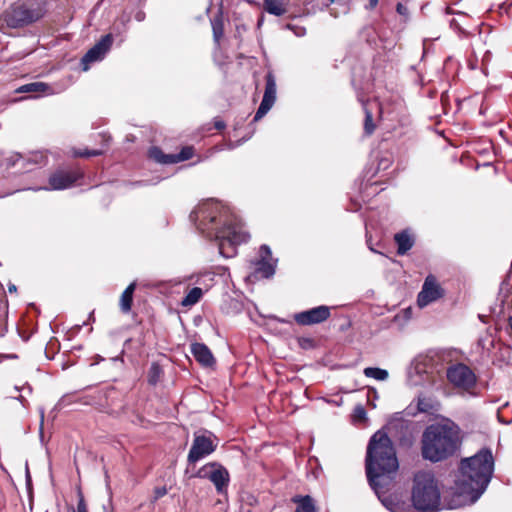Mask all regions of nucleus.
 Returning a JSON list of instances; mask_svg holds the SVG:
<instances>
[{
    "label": "nucleus",
    "mask_w": 512,
    "mask_h": 512,
    "mask_svg": "<svg viewBox=\"0 0 512 512\" xmlns=\"http://www.w3.org/2000/svg\"><path fill=\"white\" fill-rule=\"evenodd\" d=\"M330 314V308L321 305L295 314L294 319L297 324L307 326L326 321L330 317Z\"/></svg>",
    "instance_id": "nucleus-16"
},
{
    "label": "nucleus",
    "mask_w": 512,
    "mask_h": 512,
    "mask_svg": "<svg viewBox=\"0 0 512 512\" xmlns=\"http://www.w3.org/2000/svg\"><path fill=\"white\" fill-rule=\"evenodd\" d=\"M259 255H260V259H267L270 261L272 252H271V249L269 248V246L262 245L259 249Z\"/></svg>",
    "instance_id": "nucleus-36"
},
{
    "label": "nucleus",
    "mask_w": 512,
    "mask_h": 512,
    "mask_svg": "<svg viewBox=\"0 0 512 512\" xmlns=\"http://www.w3.org/2000/svg\"><path fill=\"white\" fill-rule=\"evenodd\" d=\"M458 448L457 431L448 425L435 424L426 428L422 436V455L438 462L451 456Z\"/></svg>",
    "instance_id": "nucleus-4"
},
{
    "label": "nucleus",
    "mask_w": 512,
    "mask_h": 512,
    "mask_svg": "<svg viewBox=\"0 0 512 512\" xmlns=\"http://www.w3.org/2000/svg\"><path fill=\"white\" fill-rule=\"evenodd\" d=\"M190 218L196 222L202 234L217 241L219 252L225 258L234 257L237 247L249 239V235L217 202L201 204L190 214Z\"/></svg>",
    "instance_id": "nucleus-1"
},
{
    "label": "nucleus",
    "mask_w": 512,
    "mask_h": 512,
    "mask_svg": "<svg viewBox=\"0 0 512 512\" xmlns=\"http://www.w3.org/2000/svg\"><path fill=\"white\" fill-rule=\"evenodd\" d=\"M237 145H238V143H237V144H230L229 146H230L231 148H234V147H235V146H237Z\"/></svg>",
    "instance_id": "nucleus-42"
},
{
    "label": "nucleus",
    "mask_w": 512,
    "mask_h": 512,
    "mask_svg": "<svg viewBox=\"0 0 512 512\" xmlns=\"http://www.w3.org/2000/svg\"><path fill=\"white\" fill-rule=\"evenodd\" d=\"M443 296V289L433 275L426 277L422 290L418 294V306L423 308L432 302H435Z\"/></svg>",
    "instance_id": "nucleus-12"
},
{
    "label": "nucleus",
    "mask_w": 512,
    "mask_h": 512,
    "mask_svg": "<svg viewBox=\"0 0 512 512\" xmlns=\"http://www.w3.org/2000/svg\"><path fill=\"white\" fill-rule=\"evenodd\" d=\"M405 10L406 8L402 5V4H398L397 5V12L400 13V14H404L405 13Z\"/></svg>",
    "instance_id": "nucleus-38"
},
{
    "label": "nucleus",
    "mask_w": 512,
    "mask_h": 512,
    "mask_svg": "<svg viewBox=\"0 0 512 512\" xmlns=\"http://www.w3.org/2000/svg\"><path fill=\"white\" fill-rule=\"evenodd\" d=\"M109 392H114V389H110L109 391L105 392L104 395L107 396Z\"/></svg>",
    "instance_id": "nucleus-41"
},
{
    "label": "nucleus",
    "mask_w": 512,
    "mask_h": 512,
    "mask_svg": "<svg viewBox=\"0 0 512 512\" xmlns=\"http://www.w3.org/2000/svg\"><path fill=\"white\" fill-rule=\"evenodd\" d=\"M447 379L455 387L470 391L476 383L473 371L464 364H455L447 369Z\"/></svg>",
    "instance_id": "nucleus-10"
},
{
    "label": "nucleus",
    "mask_w": 512,
    "mask_h": 512,
    "mask_svg": "<svg viewBox=\"0 0 512 512\" xmlns=\"http://www.w3.org/2000/svg\"><path fill=\"white\" fill-rule=\"evenodd\" d=\"M112 43L113 38L111 34L102 36L101 39L92 48H90L82 57V69L84 71H87L91 63L101 60L105 53L110 49Z\"/></svg>",
    "instance_id": "nucleus-13"
},
{
    "label": "nucleus",
    "mask_w": 512,
    "mask_h": 512,
    "mask_svg": "<svg viewBox=\"0 0 512 512\" xmlns=\"http://www.w3.org/2000/svg\"><path fill=\"white\" fill-rule=\"evenodd\" d=\"M8 301L3 293H0V337L7 332Z\"/></svg>",
    "instance_id": "nucleus-24"
},
{
    "label": "nucleus",
    "mask_w": 512,
    "mask_h": 512,
    "mask_svg": "<svg viewBox=\"0 0 512 512\" xmlns=\"http://www.w3.org/2000/svg\"><path fill=\"white\" fill-rule=\"evenodd\" d=\"M136 289V283H130L120 296L119 307L123 314H128L133 305V294Z\"/></svg>",
    "instance_id": "nucleus-20"
},
{
    "label": "nucleus",
    "mask_w": 512,
    "mask_h": 512,
    "mask_svg": "<svg viewBox=\"0 0 512 512\" xmlns=\"http://www.w3.org/2000/svg\"><path fill=\"white\" fill-rule=\"evenodd\" d=\"M418 409L421 412H429L434 409V404L430 399L419 398L418 400Z\"/></svg>",
    "instance_id": "nucleus-32"
},
{
    "label": "nucleus",
    "mask_w": 512,
    "mask_h": 512,
    "mask_svg": "<svg viewBox=\"0 0 512 512\" xmlns=\"http://www.w3.org/2000/svg\"><path fill=\"white\" fill-rule=\"evenodd\" d=\"M193 155V146H183L179 153H164L158 146L148 150V158L159 164H176L191 159Z\"/></svg>",
    "instance_id": "nucleus-11"
},
{
    "label": "nucleus",
    "mask_w": 512,
    "mask_h": 512,
    "mask_svg": "<svg viewBox=\"0 0 512 512\" xmlns=\"http://www.w3.org/2000/svg\"><path fill=\"white\" fill-rule=\"evenodd\" d=\"M153 493H154V495H153L152 502L154 503L167 494V488H166V486L156 487L154 489Z\"/></svg>",
    "instance_id": "nucleus-35"
},
{
    "label": "nucleus",
    "mask_w": 512,
    "mask_h": 512,
    "mask_svg": "<svg viewBox=\"0 0 512 512\" xmlns=\"http://www.w3.org/2000/svg\"><path fill=\"white\" fill-rule=\"evenodd\" d=\"M163 376V369L159 363L153 362L147 373V381L149 385L156 386Z\"/></svg>",
    "instance_id": "nucleus-29"
},
{
    "label": "nucleus",
    "mask_w": 512,
    "mask_h": 512,
    "mask_svg": "<svg viewBox=\"0 0 512 512\" xmlns=\"http://www.w3.org/2000/svg\"><path fill=\"white\" fill-rule=\"evenodd\" d=\"M378 3V0H369V7L374 8Z\"/></svg>",
    "instance_id": "nucleus-39"
},
{
    "label": "nucleus",
    "mask_w": 512,
    "mask_h": 512,
    "mask_svg": "<svg viewBox=\"0 0 512 512\" xmlns=\"http://www.w3.org/2000/svg\"><path fill=\"white\" fill-rule=\"evenodd\" d=\"M51 87L44 82H32L20 86L16 91L18 93H45L50 91Z\"/></svg>",
    "instance_id": "nucleus-23"
},
{
    "label": "nucleus",
    "mask_w": 512,
    "mask_h": 512,
    "mask_svg": "<svg viewBox=\"0 0 512 512\" xmlns=\"http://www.w3.org/2000/svg\"><path fill=\"white\" fill-rule=\"evenodd\" d=\"M394 238L400 255L405 254L413 246V239L407 232L397 233Z\"/></svg>",
    "instance_id": "nucleus-22"
},
{
    "label": "nucleus",
    "mask_w": 512,
    "mask_h": 512,
    "mask_svg": "<svg viewBox=\"0 0 512 512\" xmlns=\"http://www.w3.org/2000/svg\"><path fill=\"white\" fill-rule=\"evenodd\" d=\"M13 290H14V291L16 290V287H15V286H11V287H9V291H13Z\"/></svg>",
    "instance_id": "nucleus-40"
},
{
    "label": "nucleus",
    "mask_w": 512,
    "mask_h": 512,
    "mask_svg": "<svg viewBox=\"0 0 512 512\" xmlns=\"http://www.w3.org/2000/svg\"><path fill=\"white\" fill-rule=\"evenodd\" d=\"M399 467L395 448L383 431L376 432L371 438L366 459L367 477L377 494L388 486Z\"/></svg>",
    "instance_id": "nucleus-3"
},
{
    "label": "nucleus",
    "mask_w": 512,
    "mask_h": 512,
    "mask_svg": "<svg viewBox=\"0 0 512 512\" xmlns=\"http://www.w3.org/2000/svg\"><path fill=\"white\" fill-rule=\"evenodd\" d=\"M395 512H400V511H395Z\"/></svg>",
    "instance_id": "nucleus-44"
},
{
    "label": "nucleus",
    "mask_w": 512,
    "mask_h": 512,
    "mask_svg": "<svg viewBox=\"0 0 512 512\" xmlns=\"http://www.w3.org/2000/svg\"><path fill=\"white\" fill-rule=\"evenodd\" d=\"M191 353L194 356L195 360L203 367H212L216 363V360L211 350L204 343H192Z\"/></svg>",
    "instance_id": "nucleus-18"
},
{
    "label": "nucleus",
    "mask_w": 512,
    "mask_h": 512,
    "mask_svg": "<svg viewBox=\"0 0 512 512\" xmlns=\"http://www.w3.org/2000/svg\"><path fill=\"white\" fill-rule=\"evenodd\" d=\"M211 26L213 32V40L216 46L219 47L220 42L224 36V17L222 11H218V13L211 19Z\"/></svg>",
    "instance_id": "nucleus-21"
},
{
    "label": "nucleus",
    "mask_w": 512,
    "mask_h": 512,
    "mask_svg": "<svg viewBox=\"0 0 512 512\" xmlns=\"http://www.w3.org/2000/svg\"><path fill=\"white\" fill-rule=\"evenodd\" d=\"M199 478L209 479L216 487L217 492L226 490L230 476L228 470L219 463L211 462L198 470L195 475Z\"/></svg>",
    "instance_id": "nucleus-9"
},
{
    "label": "nucleus",
    "mask_w": 512,
    "mask_h": 512,
    "mask_svg": "<svg viewBox=\"0 0 512 512\" xmlns=\"http://www.w3.org/2000/svg\"><path fill=\"white\" fill-rule=\"evenodd\" d=\"M225 122L222 119L216 118L214 121V127L213 128H225Z\"/></svg>",
    "instance_id": "nucleus-37"
},
{
    "label": "nucleus",
    "mask_w": 512,
    "mask_h": 512,
    "mask_svg": "<svg viewBox=\"0 0 512 512\" xmlns=\"http://www.w3.org/2000/svg\"><path fill=\"white\" fill-rule=\"evenodd\" d=\"M47 164V156L42 152L34 151L27 155L15 153L5 159L7 168H16V172L23 174L32 172Z\"/></svg>",
    "instance_id": "nucleus-7"
},
{
    "label": "nucleus",
    "mask_w": 512,
    "mask_h": 512,
    "mask_svg": "<svg viewBox=\"0 0 512 512\" xmlns=\"http://www.w3.org/2000/svg\"><path fill=\"white\" fill-rule=\"evenodd\" d=\"M203 296V291L199 287H193L181 301V306L191 307L198 303Z\"/></svg>",
    "instance_id": "nucleus-26"
},
{
    "label": "nucleus",
    "mask_w": 512,
    "mask_h": 512,
    "mask_svg": "<svg viewBox=\"0 0 512 512\" xmlns=\"http://www.w3.org/2000/svg\"><path fill=\"white\" fill-rule=\"evenodd\" d=\"M213 438L216 439L213 433L207 430H204L201 434L198 432L194 434V439L187 456L189 464H195L216 450L217 444L214 443Z\"/></svg>",
    "instance_id": "nucleus-8"
},
{
    "label": "nucleus",
    "mask_w": 512,
    "mask_h": 512,
    "mask_svg": "<svg viewBox=\"0 0 512 512\" xmlns=\"http://www.w3.org/2000/svg\"><path fill=\"white\" fill-rule=\"evenodd\" d=\"M256 273L260 274L263 278H269L275 273L274 265L267 259H259L256 262Z\"/></svg>",
    "instance_id": "nucleus-28"
},
{
    "label": "nucleus",
    "mask_w": 512,
    "mask_h": 512,
    "mask_svg": "<svg viewBox=\"0 0 512 512\" xmlns=\"http://www.w3.org/2000/svg\"><path fill=\"white\" fill-rule=\"evenodd\" d=\"M84 176L80 169L58 170L50 175L49 185L53 190H63L71 187Z\"/></svg>",
    "instance_id": "nucleus-14"
},
{
    "label": "nucleus",
    "mask_w": 512,
    "mask_h": 512,
    "mask_svg": "<svg viewBox=\"0 0 512 512\" xmlns=\"http://www.w3.org/2000/svg\"><path fill=\"white\" fill-rule=\"evenodd\" d=\"M412 503L418 511L436 512L440 504V490L430 472L421 471L414 477Z\"/></svg>",
    "instance_id": "nucleus-6"
},
{
    "label": "nucleus",
    "mask_w": 512,
    "mask_h": 512,
    "mask_svg": "<svg viewBox=\"0 0 512 512\" xmlns=\"http://www.w3.org/2000/svg\"><path fill=\"white\" fill-rule=\"evenodd\" d=\"M492 473L493 457L489 450L462 460L455 480V506L474 503L486 489Z\"/></svg>",
    "instance_id": "nucleus-2"
},
{
    "label": "nucleus",
    "mask_w": 512,
    "mask_h": 512,
    "mask_svg": "<svg viewBox=\"0 0 512 512\" xmlns=\"http://www.w3.org/2000/svg\"><path fill=\"white\" fill-rule=\"evenodd\" d=\"M52 0H19L0 15V28L17 29L42 19Z\"/></svg>",
    "instance_id": "nucleus-5"
},
{
    "label": "nucleus",
    "mask_w": 512,
    "mask_h": 512,
    "mask_svg": "<svg viewBox=\"0 0 512 512\" xmlns=\"http://www.w3.org/2000/svg\"><path fill=\"white\" fill-rule=\"evenodd\" d=\"M366 411L362 406H357L354 408V422H366Z\"/></svg>",
    "instance_id": "nucleus-34"
},
{
    "label": "nucleus",
    "mask_w": 512,
    "mask_h": 512,
    "mask_svg": "<svg viewBox=\"0 0 512 512\" xmlns=\"http://www.w3.org/2000/svg\"><path fill=\"white\" fill-rule=\"evenodd\" d=\"M392 426V422L388 423V429H390Z\"/></svg>",
    "instance_id": "nucleus-43"
},
{
    "label": "nucleus",
    "mask_w": 512,
    "mask_h": 512,
    "mask_svg": "<svg viewBox=\"0 0 512 512\" xmlns=\"http://www.w3.org/2000/svg\"><path fill=\"white\" fill-rule=\"evenodd\" d=\"M363 106V110H364V113H365V125H364V128L365 129H368V128H374V124L372 123V118H373V115H372V109H377L378 108V104L373 101V102H367V103H363L362 104Z\"/></svg>",
    "instance_id": "nucleus-30"
},
{
    "label": "nucleus",
    "mask_w": 512,
    "mask_h": 512,
    "mask_svg": "<svg viewBox=\"0 0 512 512\" xmlns=\"http://www.w3.org/2000/svg\"><path fill=\"white\" fill-rule=\"evenodd\" d=\"M264 8L269 14L275 16H282L287 11L282 0H264Z\"/></svg>",
    "instance_id": "nucleus-27"
},
{
    "label": "nucleus",
    "mask_w": 512,
    "mask_h": 512,
    "mask_svg": "<svg viewBox=\"0 0 512 512\" xmlns=\"http://www.w3.org/2000/svg\"><path fill=\"white\" fill-rule=\"evenodd\" d=\"M72 512H89L87 503L81 491L78 493V502L76 509H73Z\"/></svg>",
    "instance_id": "nucleus-33"
},
{
    "label": "nucleus",
    "mask_w": 512,
    "mask_h": 512,
    "mask_svg": "<svg viewBox=\"0 0 512 512\" xmlns=\"http://www.w3.org/2000/svg\"><path fill=\"white\" fill-rule=\"evenodd\" d=\"M291 501L296 504L295 512H318L315 500L310 495H295Z\"/></svg>",
    "instance_id": "nucleus-19"
},
{
    "label": "nucleus",
    "mask_w": 512,
    "mask_h": 512,
    "mask_svg": "<svg viewBox=\"0 0 512 512\" xmlns=\"http://www.w3.org/2000/svg\"><path fill=\"white\" fill-rule=\"evenodd\" d=\"M97 137L101 141V145L99 148L94 149H73L72 154L75 158H82V157H94V156H100L106 152L108 149L110 142L112 140V137L109 132L104 131L97 134Z\"/></svg>",
    "instance_id": "nucleus-17"
},
{
    "label": "nucleus",
    "mask_w": 512,
    "mask_h": 512,
    "mask_svg": "<svg viewBox=\"0 0 512 512\" xmlns=\"http://www.w3.org/2000/svg\"><path fill=\"white\" fill-rule=\"evenodd\" d=\"M364 374L367 377L374 378L379 381H385L388 378V372L381 368L368 367L364 369Z\"/></svg>",
    "instance_id": "nucleus-31"
},
{
    "label": "nucleus",
    "mask_w": 512,
    "mask_h": 512,
    "mask_svg": "<svg viewBox=\"0 0 512 512\" xmlns=\"http://www.w3.org/2000/svg\"><path fill=\"white\" fill-rule=\"evenodd\" d=\"M265 91L260 106L254 116L253 121L262 118L273 106L276 100V80L272 72H268L265 76Z\"/></svg>",
    "instance_id": "nucleus-15"
},
{
    "label": "nucleus",
    "mask_w": 512,
    "mask_h": 512,
    "mask_svg": "<svg viewBox=\"0 0 512 512\" xmlns=\"http://www.w3.org/2000/svg\"><path fill=\"white\" fill-rule=\"evenodd\" d=\"M349 9V0H330L329 11L334 17L348 14Z\"/></svg>",
    "instance_id": "nucleus-25"
}]
</instances>
